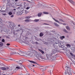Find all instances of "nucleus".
I'll list each match as a JSON object with an SVG mask.
<instances>
[{
  "label": "nucleus",
  "instance_id": "obj_58",
  "mask_svg": "<svg viewBox=\"0 0 75 75\" xmlns=\"http://www.w3.org/2000/svg\"><path fill=\"white\" fill-rule=\"evenodd\" d=\"M41 75H44V74H42Z\"/></svg>",
  "mask_w": 75,
  "mask_h": 75
},
{
  "label": "nucleus",
  "instance_id": "obj_10",
  "mask_svg": "<svg viewBox=\"0 0 75 75\" xmlns=\"http://www.w3.org/2000/svg\"><path fill=\"white\" fill-rule=\"evenodd\" d=\"M10 73H12V74H13V72H14V70L13 68L10 69Z\"/></svg>",
  "mask_w": 75,
  "mask_h": 75
},
{
  "label": "nucleus",
  "instance_id": "obj_33",
  "mask_svg": "<svg viewBox=\"0 0 75 75\" xmlns=\"http://www.w3.org/2000/svg\"><path fill=\"white\" fill-rule=\"evenodd\" d=\"M12 12H10V16H11V15H12Z\"/></svg>",
  "mask_w": 75,
  "mask_h": 75
},
{
  "label": "nucleus",
  "instance_id": "obj_63",
  "mask_svg": "<svg viewBox=\"0 0 75 75\" xmlns=\"http://www.w3.org/2000/svg\"><path fill=\"white\" fill-rule=\"evenodd\" d=\"M6 31H4V32H6Z\"/></svg>",
  "mask_w": 75,
  "mask_h": 75
},
{
  "label": "nucleus",
  "instance_id": "obj_41",
  "mask_svg": "<svg viewBox=\"0 0 75 75\" xmlns=\"http://www.w3.org/2000/svg\"><path fill=\"white\" fill-rule=\"evenodd\" d=\"M73 51H75V47L73 48Z\"/></svg>",
  "mask_w": 75,
  "mask_h": 75
},
{
  "label": "nucleus",
  "instance_id": "obj_12",
  "mask_svg": "<svg viewBox=\"0 0 75 75\" xmlns=\"http://www.w3.org/2000/svg\"><path fill=\"white\" fill-rule=\"evenodd\" d=\"M25 21L26 22V23H28V22H30V20L29 19H25Z\"/></svg>",
  "mask_w": 75,
  "mask_h": 75
},
{
  "label": "nucleus",
  "instance_id": "obj_38",
  "mask_svg": "<svg viewBox=\"0 0 75 75\" xmlns=\"http://www.w3.org/2000/svg\"><path fill=\"white\" fill-rule=\"evenodd\" d=\"M43 24H44L45 25H49V24L45 23H44Z\"/></svg>",
  "mask_w": 75,
  "mask_h": 75
},
{
  "label": "nucleus",
  "instance_id": "obj_45",
  "mask_svg": "<svg viewBox=\"0 0 75 75\" xmlns=\"http://www.w3.org/2000/svg\"><path fill=\"white\" fill-rule=\"evenodd\" d=\"M10 60H11V61H13V59H10Z\"/></svg>",
  "mask_w": 75,
  "mask_h": 75
},
{
  "label": "nucleus",
  "instance_id": "obj_14",
  "mask_svg": "<svg viewBox=\"0 0 75 75\" xmlns=\"http://www.w3.org/2000/svg\"><path fill=\"white\" fill-rule=\"evenodd\" d=\"M0 69L2 70H6V68L4 67H1Z\"/></svg>",
  "mask_w": 75,
  "mask_h": 75
},
{
  "label": "nucleus",
  "instance_id": "obj_47",
  "mask_svg": "<svg viewBox=\"0 0 75 75\" xmlns=\"http://www.w3.org/2000/svg\"><path fill=\"white\" fill-rule=\"evenodd\" d=\"M13 10H14V11H16V9H13Z\"/></svg>",
  "mask_w": 75,
  "mask_h": 75
},
{
  "label": "nucleus",
  "instance_id": "obj_26",
  "mask_svg": "<svg viewBox=\"0 0 75 75\" xmlns=\"http://www.w3.org/2000/svg\"><path fill=\"white\" fill-rule=\"evenodd\" d=\"M59 20L60 21H62V22H64V21H63V20L62 19H59Z\"/></svg>",
  "mask_w": 75,
  "mask_h": 75
},
{
  "label": "nucleus",
  "instance_id": "obj_42",
  "mask_svg": "<svg viewBox=\"0 0 75 75\" xmlns=\"http://www.w3.org/2000/svg\"><path fill=\"white\" fill-rule=\"evenodd\" d=\"M1 31H2V30L1 28H0V32H1Z\"/></svg>",
  "mask_w": 75,
  "mask_h": 75
},
{
  "label": "nucleus",
  "instance_id": "obj_17",
  "mask_svg": "<svg viewBox=\"0 0 75 75\" xmlns=\"http://www.w3.org/2000/svg\"><path fill=\"white\" fill-rule=\"evenodd\" d=\"M44 35V34L42 33H40V37H42Z\"/></svg>",
  "mask_w": 75,
  "mask_h": 75
},
{
  "label": "nucleus",
  "instance_id": "obj_52",
  "mask_svg": "<svg viewBox=\"0 0 75 75\" xmlns=\"http://www.w3.org/2000/svg\"><path fill=\"white\" fill-rule=\"evenodd\" d=\"M33 67H35V65L33 64Z\"/></svg>",
  "mask_w": 75,
  "mask_h": 75
},
{
  "label": "nucleus",
  "instance_id": "obj_1",
  "mask_svg": "<svg viewBox=\"0 0 75 75\" xmlns=\"http://www.w3.org/2000/svg\"><path fill=\"white\" fill-rule=\"evenodd\" d=\"M10 54L11 55H12V54H19L20 55H21V56H24L25 55V53L24 52H22L20 50H18L16 49V50H15V51H18L19 52V53L17 52H13L12 51H14V50L13 49H11V48H10Z\"/></svg>",
  "mask_w": 75,
  "mask_h": 75
},
{
  "label": "nucleus",
  "instance_id": "obj_27",
  "mask_svg": "<svg viewBox=\"0 0 75 75\" xmlns=\"http://www.w3.org/2000/svg\"><path fill=\"white\" fill-rule=\"evenodd\" d=\"M10 17H11V18H13V17H14V15H10Z\"/></svg>",
  "mask_w": 75,
  "mask_h": 75
},
{
  "label": "nucleus",
  "instance_id": "obj_60",
  "mask_svg": "<svg viewBox=\"0 0 75 75\" xmlns=\"http://www.w3.org/2000/svg\"><path fill=\"white\" fill-rule=\"evenodd\" d=\"M20 6V5H18V6Z\"/></svg>",
  "mask_w": 75,
  "mask_h": 75
},
{
  "label": "nucleus",
  "instance_id": "obj_25",
  "mask_svg": "<svg viewBox=\"0 0 75 75\" xmlns=\"http://www.w3.org/2000/svg\"><path fill=\"white\" fill-rule=\"evenodd\" d=\"M30 6H28L27 7L26 9V10H28V9H30Z\"/></svg>",
  "mask_w": 75,
  "mask_h": 75
},
{
  "label": "nucleus",
  "instance_id": "obj_22",
  "mask_svg": "<svg viewBox=\"0 0 75 75\" xmlns=\"http://www.w3.org/2000/svg\"><path fill=\"white\" fill-rule=\"evenodd\" d=\"M34 21L35 22H38V21H40V19H35Z\"/></svg>",
  "mask_w": 75,
  "mask_h": 75
},
{
  "label": "nucleus",
  "instance_id": "obj_51",
  "mask_svg": "<svg viewBox=\"0 0 75 75\" xmlns=\"http://www.w3.org/2000/svg\"><path fill=\"white\" fill-rule=\"evenodd\" d=\"M25 38L26 39H27V38H27V37H26Z\"/></svg>",
  "mask_w": 75,
  "mask_h": 75
},
{
  "label": "nucleus",
  "instance_id": "obj_16",
  "mask_svg": "<svg viewBox=\"0 0 75 75\" xmlns=\"http://www.w3.org/2000/svg\"><path fill=\"white\" fill-rule=\"evenodd\" d=\"M3 45V43L2 42H0V47H1Z\"/></svg>",
  "mask_w": 75,
  "mask_h": 75
},
{
  "label": "nucleus",
  "instance_id": "obj_19",
  "mask_svg": "<svg viewBox=\"0 0 75 75\" xmlns=\"http://www.w3.org/2000/svg\"><path fill=\"white\" fill-rule=\"evenodd\" d=\"M43 13L44 14H49V13L48 12H43Z\"/></svg>",
  "mask_w": 75,
  "mask_h": 75
},
{
  "label": "nucleus",
  "instance_id": "obj_50",
  "mask_svg": "<svg viewBox=\"0 0 75 75\" xmlns=\"http://www.w3.org/2000/svg\"><path fill=\"white\" fill-rule=\"evenodd\" d=\"M18 0H15V1H17Z\"/></svg>",
  "mask_w": 75,
  "mask_h": 75
},
{
  "label": "nucleus",
  "instance_id": "obj_32",
  "mask_svg": "<svg viewBox=\"0 0 75 75\" xmlns=\"http://www.w3.org/2000/svg\"><path fill=\"white\" fill-rule=\"evenodd\" d=\"M2 42H5V40H4V39H3L2 40Z\"/></svg>",
  "mask_w": 75,
  "mask_h": 75
},
{
  "label": "nucleus",
  "instance_id": "obj_23",
  "mask_svg": "<svg viewBox=\"0 0 75 75\" xmlns=\"http://www.w3.org/2000/svg\"><path fill=\"white\" fill-rule=\"evenodd\" d=\"M59 46L60 47H61V46H62V44L61 43V42H59Z\"/></svg>",
  "mask_w": 75,
  "mask_h": 75
},
{
  "label": "nucleus",
  "instance_id": "obj_37",
  "mask_svg": "<svg viewBox=\"0 0 75 75\" xmlns=\"http://www.w3.org/2000/svg\"><path fill=\"white\" fill-rule=\"evenodd\" d=\"M28 1V2H29V3H30V4H32V3H32V2H31L30 1Z\"/></svg>",
  "mask_w": 75,
  "mask_h": 75
},
{
  "label": "nucleus",
  "instance_id": "obj_4",
  "mask_svg": "<svg viewBox=\"0 0 75 75\" xmlns=\"http://www.w3.org/2000/svg\"><path fill=\"white\" fill-rule=\"evenodd\" d=\"M19 62V63L21 64L20 66L16 67V68L17 69H21V70H23V68L22 67H24L25 69V67H24V66H23L22 65V63H23L22 61H20Z\"/></svg>",
  "mask_w": 75,
  "mask_h": 75
},
{
  "label": "nucleus",
  "instance_id": "obj_31",
  "mask_svg": "<svg viewBox=\"0 0 75 75\" xmlns=\"http://www.w3.org/2000/svg\"><path fill=\"white\" fill-rule=\"evenodd\" d=\"M25 44H28V41H26V42H25Z\"/></svg>",
  "mask_w": 75,
  "mask_h": 75
},
{
  "label": "nucleus",
  "instance_id": "obj_18",
  "mask_svg": "<svg viewBox=\"0 0 75 75\" xmlns=\"http://www.w3.org/2000/svg\"><path fill=\"white\" fill-rule=\"evenodd\" d=\"M54 25L56 26L57 27H59V25L57 23H54Z\"/></svg>",
  "mask_w": 75,
  "mask_h": 75
},
{
  "label": "nucleus",
  "instance_id": "obj_28",
  "mask_svg": "<svg viewBox=\"0 0 75 75\" xmlns=\"http://www.w3.org/2000/svg\"><path fill=\"white\" fill-rule=\"evenodd\" d=\"M30 16H26L25 17V18H30Z\"/></svg>",
  "mask_w": 75,
  "mask_h": 75
},
{
  "label": "nucleus",
  "instance_id": "obj_3",
  "mask_svg": "<svg viewBox=\"0 0 75 75\" xmlns=\"http://www.w3.org/2000/svg\"><path fill=\"white\" fill-rule=\"evenodd\" d=\"M52 53H50L49 54H46V56L47 59H48L49 60H51V61H52V60L54 59L52 58H54V56H52Z\"/></svg>",
  "mask_w": 75,
  "mask_h": 75
},
{
  "label": "nucleus",
  "instance_id": "obj_43",
  "mask_svg": "<svg viewBox=\"0 0 75 75\" xmlns=\"http://www.w3.org/2000/svg\"><path fill=\"white\" fill-rule=\"evenodd\" d=\"M2 15H3L4 16H6V13H3L2 14Z\"/></svg>",
  "mask_w": 75,
  "mask_h": 75
},
{
  "label": "nucleus",
  "instance_id": "obj_34",
  "mask_svg": "<svg viewBox=\"0 0 75 75\" xmlns=\"http://www.w3.org/2000/svg\"><path fill=\"white\" fill-rule=\"evenodd\" d=\"M53 52H55V53H56V52H57V51H56V50H55Z\"/></svg>",
  "mask_w": 75,
  "mask_h": 75
},
{
  "label": "nucleus",
  "instance_id": "obj_11",
  "mask_svg": "<svg viewBox=\"0 0 75 75\" xmlns=\"http://www.w3.org/2000/svg\"><path fill=\"white\" fill-rule=\"evenodd\" d=\"M66 28L67 29V30H69V31H70L71 30V29L68 26H67L66 27Z\"/></svg>",
  "mask_w": 75,
  "mask_h": 75
},
{
  "label": "nucleus",
  "instance_id": "obj_6",
  "mask_svg": "<svg viewBox=\"0 0 75 75\" xmlns=\"http://www.w3.org/2000/svg\"><path fill=\"white\" fill-rule=\"evenodd\" d=\"M11 25L12 27H14V24L13 22H10V26Z\"/></svg>",
  "mask_w": 75,
  "mask_h": 75
},
{
  "label": "nucleus",
  "instance_id": "obj_46",
  "mask_svg": "<svg viewBox=\"0 0 75 75\" xmlns=\"http://www.w3.org/2000/svg\"><path fill=\"white\" fill-rule=\"evenodd\" d=\"M7 45H10V44L8 43L6 44Z\"/></svg>",
  "mask_w": 75,
  "mask_h": 75
},
{
  "label": "nucleus",
  "instance_id": "obj_56",
  "mask_svg": "<svg viewBox=\"0 0 75 75\" xmlns=\"http://www.w3.org/2000/svg\"><path fill=\"white\" fill-rule=\"evenodd\" d=\"M12 7H13V8H14V6H12Z\"/></svg>",
  "mask_w": 75,
  "mask_h": 75
},
{
  "label": "nucleus",
  "instance_id": "obj_49",
  "mask_svg": "<svg viewBox=\"0 0 75 75\" xmlns=\"http://www.w3.org/2000/svg\"><path fill=\"white\" fill-rule=\"evenodd\" d=\"M18 27H20V25H18Z\"/></svg>",
  "mask_w": 75,
  "mask_h": 75
},
{
  "label": "nucleus",
  "instance_id": "obj_48",
  "mask_svg": "<svg viewBox=\"0 0 75 75\" xmlns=\"http://www.w3.org/2000/svg\"><path fill=\"white\" fill-rule=\"evenodd\" d=\"M63 25H66V24L65 23H64L63 24Z\"/></svg>",
  "mask_w": 75,
  "mask_h": 75
},
{
  "label": "nucleus",
  "instance_id": "obj_2",
  "mask_svg": "<svg viewBox=\"0 0 75 75\" xmlns=\"http://www.w3.org/2000/svg\"><path fill=\"white\" fill-rule=\"evenodd\" d=\"M65 69L67 70V71H65V75H72V72L73 70L71 68V67L67 66L65 67Z\"/></svg>",
  "mask_w": 75,
  "mask_h": 75
},
{
  "label": "nucleus",
  "instance_id": "obj_15",
  "mask_svg": "<svg viewBox=\"0 0 75 75\" xmlns=\"http://www.w3.org/2000/svg\"><path fill=\"white\" fill-rule=\"evenodd\" d=\"M63 31L64 33H68V31H67V30H66V29H63Z\"/></svg>",
  "mask_w": 75,
  "mask_h": 75
},
{
  "label": "nucleus",
  "instance_id": "obj_29",
  "mask_svg": "<svg viewBox=\"0 0 75 75\" xmlns=\"http://www.w3.org/2000/svg\"><path fill=\"white\" fill-rule=\"evenodd\" d=\"M70 54L71 55V56H73V57H75V56L74 55H73V54L72 53H70Z\"/></svg>",
  "mask_w": 75,
  "mask_h": 75
},
{
  "label": "nucleus",
  "instance_id": "obj_7",
  "mask_svg": "<svg viewBox=\"0 0 75 75\" xmlns=\"http://www.w3.org/2000/svg\"><path fill=\"white\" fill-rule=\"evenodd\" d=\"M33 52L35 55H37L38 54V53L35 50H33Z\"/></svg>",
  "mask_w": 75,
  "mask_h": 75
},
{
  "label": "nucleus",
  "instance_id": "obj_62",
  "mask_svg": "<svg viewBox=\"0 0 75 75\" xmlns=\"http://www.w3.org/2000/svg\"><path fill=\"white\" fill-rule=\"evenodd\" d=\"M0 72H1V70H0Z\"/></svg>",
  "mask_w": 75,
  "mask_h": 75
},
{
  "label": "nucleus",
  "instance_id": "obj_55",
  "mask_svg": "<svg viewBox=\"0 0 75 75\" xmlns=\"http://www.w3.org/2000/svg\"><path fill=\"white\" fill-rule=\"evenodd\" d=\"M8 14H9V15H10V12H9V13H8Z\"/></svg>",
  "mask_w": 75,
  "mask_h": 75
},
{
  "label": "nucleus",
  "instance_id": "obj_30",
  "mask_svg": "<svg viewBox=\"0 0 75 75\" xmlns=\"http://www.w3.org/2000/svg\"><path fill=\"white\" fill-rule=\"evenodd\" d=\"M40 67H40V69H43V68H42L43 67H44V66H40Z\"/></svg>",
  "mask_w": 75,
  "mask_h": 75
},
{
  "label": "nucleus",
  "instance_id": "obj_9",
  "mask_svg": "<svg viewBox=\"0 0 75 75\" xmlns=\"http://www.w3.org/2000/svg\"><path fill=\"white\" fill-rule=\"evenodd\" d=\"M33 52H30V53L28 54V55L31 57L33 55Z\"/></svg>",
  "mask_w": 75,
  "mask_h": 75
},
{
  "label": "nucleus",
  "instance_id": "obj_35",
  "mask_svg": "<svg viewBox=\"0 0 75 75\" xmlns=\"http://www.w3.org/2000/svg\"><path fill=\"white\" fill-rule=\"evenodd\" d=\"M41 52L42 54H44V52L42 50L41 51Z\"/></svg>",
  "mask_w": 75,
  "mask_h": 75
},
{
  "label": "nucleus",
  "instance_id": "obj_53",
  "mask_svg": "<svg viewBox=\"0 0 75 75\" xmlns=\"http://www.w3.org/2000/svg\"><path fill=\"white\" fill-rule=\"evenodd\" d=\"M32 4H35V3L33 2V3H32Z\"/></svg>",
  "mask_w": 75,
  "mask_h": 75
},
{
  "label": "nucleus",
  "instance_id": "obj_5",
  "mask_svg": "<svg viewBox=\"0 0 75 75\" xmlns=\"http://www.w3.org/2000/svg\"><path fill=\"white\" fill-rule=\"evenodd\" d=\"M70 3H71L73 6H75V2L72 0H67Z\"/></svg>",
  "mask_w": 75,
  "mask_h": 75
},
{
  "label": "nucleus",
  "instance_id": "obj_40",
  "mask_svg": "<svg viewBox=\"0 0 75 75\" xmlns=\"http://www.w3.org/2000/svg\"><path fill=\"white\" fill-rule=\"evenodd\" d=\"M25 13L26 14H27V13H28V11H25Z\"/></svg>",
  "mask_w": 75,
  "mask_h": 75
},
{
  "label": "nucleus",
  "instance_id": "obj_59",
  "mask_svg": "<svg viewBox=\"0 0 75 75\" xmlns=\"http://www.w3.org/2000/svg\"><path fill=\"white\" fill-rule=\"evenodd\" d=\"M42 58V59H44V58Z\"/></svg>",
  "mask_w": 75,
  "mask_h": 75
},
{
  "label": "nucleus",
  "instance_id": "obj_57",
  "mask_svg": "<svg viewBox=\"0 0 75 75\" xmlns=\"http://www.w3.org/2000/svg\"><path fill=\"white\" fill-rule=\"evenodd\" d=\"M3 75H6V74H4Z\"/></svg>",
  "mask_w": 75,
  "mask_h": 75
},
{
  "label": "nucleus",
  "instance_id": "obj_64",
  "mask_svg": "<svg viewBox=\"0 0 75 75\" xmlns=\"http://www.w3.org/2000/svg\"><path fill=\"white\" fill-rule=\"evenodd\" d=\"M0 38H1V37H0Z\"/></svg>",
  "mask_w": 75,
  "mask_h": 75
},
{
  "label": "nucleus",
  "instance_id": "obj_8",
  "mask_svg": "<svg viewBox=\"0 0 75 75\" xmlns=\"http://www.w3.org/2000/svg\"><path fill=\"white\" fill-rule=\"evenodd\" d=\"M42 14V12H40L38 13V16L39 17H40L41 16V15Z\"/></svg>",
  "mask_w": 75,
  "mask_h": 75
},
{
  "label": "nucleus",
  "instance_id": "obj_20",
  "mask_svg": "<svg viewBox=\"0 0 75 75\" xmlns=\"http://www.w3.org/2000/svg\"><path fill=\"white\" fill-rule=\"evenodd\" d=\"M53 19L56 21V22H57V23H59V22L57 20L55 19V18H52Z\"/></svg>",
  "mask_w": 75,
  "mask_h": 75
},
{
  "label": "nucleus",
  "instance_id": "obj_36",
  "mask_svg": "<svg viewBox=\"0 0 75 75\" xmlns=\"http://www.w3.org/2000/svg\"><path fill=\"white\" fill-rule=\"evenodd\" d=\"M32 44H35V42H34V41H32Z\"/></svg>",
  "mask_w": 75,
  "mask_h": 75
},
{
  "label": "nucleus",
  "instance_id": "obj_54",
  "mask_svg": "<svg viewBox=\"0 0 75 75\" xmlns=\"http://www.w3.org/2000/svg\"><path fill=\"white\" fill-rule=\"evenodd\" d=\"M20 7H18V8H20Z\"/></svg>",
  "mask_w": 75,
  "mask_h": 75
},
{
  "label": "nucleus",
  "instance_id": "obj_44",
  "mask_svg": "<svg viewBox=\"0 0 75 75\" xmlns=\"http://www.w3.org/2000/svg\"><path fill=\"white\" fill-rule=\"evenodd\" d=\"M35 44H38V43L37 42H35Z\"/></svg>",
  "mask_w": 75,
  "mask_h": 75
},
{
  "label": "nucleus",
  "instance_id": "obj_24",
  "mask_svg": "<svg viewBox=\"0 0 75 75\" xmlns=\"http://www.w3.org/2000/svg\"><path fill=\"white\" fill-rule=\"evenodd\" d=\"M67 47H69V48L71 47V45H70L67 44Z\"/></svg>",
  "mask_w": 75,
  "mask_h": 75
},
{
  "label": "nucleus",
  "instance_id": "obj_61",
  "mask_svg": "<svg viewBox=\"0 0 75 75\" xmlns=\"http://www.w3.org/2000/svg\"><path fill=\"white\" fill-rule=\"evenodd\" d=\"M50 72H51V71H50Z\"/></svg>",
  "mask_w": 75,
  "mask_h": 75
},
{
  "label": "nucleus",
  "instance_id": "obj_13",
  "mask_svg": "<svg viewBox=\"0 0 75 75\" xmlns=\"http://www.w3.org/2000/svg\"><path fill=\"white\" fill-rule=\"evenodd\" d=\"M29 61L30 62H31L32 63H33V64H36L37 63L35 62L34 61H30V60H29Z\"/></svg>",
  "mask_w": 75,
  "mask_h": 75
},
{
  "label": "nucleus",
  "instance_id": "obj_39",
  "mask_svg": "<svg viewBox=\"0 0 75 75\" xmlns=\"http://www.w3.org/2000/svg\"><path fill=\"white\" fill-rule=\"evenodd\" d=\"M39 51H40V52H41L42 51V50H41V49H38Z\"/></svg>",
  "mask_w": 75,
  "mask_h": 75
},
{
  "label": "nucleus",
  "instance_id": "obj_21",
  "mask_svg": "<svg viewBox=\"0 0 75 75\" xmlns=\"http://www.w3.org/2000/svg\"><path fill=\"white\" fill-rule=\"evenodd\" d=\"M60 38H61V40H63V39H64V38H65V36H61Z\"/></svg>",
  "mask_w": 75,
  "mask_h": 75
}]
</instances>
